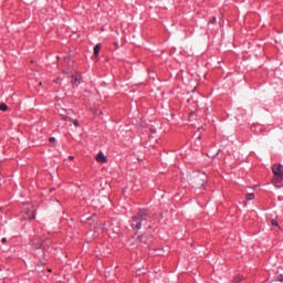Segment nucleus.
Listing matches in <instances>:
<instances>
[{
  "label": "nucleus",
  "instance_id": "1",
  "mask_svg": "<svg viewBox=\"0 0 283 283\" xmlns=\"http://www.w3.org/2000/svg\"><path fill=\"white\" fill-rule=\"evenodd\" d=\"M147 220H149V212L145 209H139L132 218V229L140 231V229H143V224H147Z\"/></svg>",
  "mask_w": 283,
  "mask_h": 283
},
{
  "label": "nucleus",
  "instance_id": "2",
  "mask_svg": "<svg viewBox=\"0 0 283 283\" xmlns=\"http://www.w3.org/2000/svg\"><path fill=\"white\" fill-rule=\"evenodd\" d=\"M272 171H273V182L276 187H279L277 185H282L283 184V166L282 165H274L272 167Z\"/></svg>",
  "mask_w": 283,
  "mask_h": 283
},
{
  "label": "nucleus",
  "instance_id": "3",
  "mask_svg": "<svg viewBox=\"0 0 283 283\" xmlns=\"http://www.w3.org/2000/svg\"><path fill=\"white\" fill-rule=\"evenodd\" d=\"M95 160L97 163H101L102 165L107 163V157L105 156V154H103V151H99L96 157H95Z\"/></svg>",
  "mask_w": 283,
  "mask_h": 283
},
{
  "label": "nucleus",
  "instance_id": "4",
  "mask_svg": "<svg viewBox=\"0 0 283 283\" xmlns=\"http://www.w3.org/2000/svg\"><path fill=\"white\" fill-rule=\"evenodd\" d=\"M137 240L143 244H147L149 242V235L147 234L137 235Z\"/></svg>",
  "mask_w": 283,
  "mask_h": 283
},
{
  "label": "nucleus",
  "instance_id": "5",
  "mask_svg": "<svg viewBox=\"0 0 283 283\" xmlns=\"http://www.w3.org/2000/svg\"><path fill=\"white\" fill-rule=\"evenodd\" d=\"M25 220H34L36 218V213L34 211H31L30 213L24 214Z\"/></svg>",
  "mask_w": 283,
  "mask_h": 283
},
{
  "label": "nucleus",
  "instance_id": "6",
  "mask_svg": "<svg viewBox=\"0 0 283 283\" xmlns=\"http://www.w3.org/2000/svg\"><path fill=\"white\" fill-rule=\"evenodd\" d=\"M101 54V43L94 46V56H98Z\"/></svg>",
  "mask_w": 283,
  "mask_h": 283
},
{
  "label": "nucleus",
  "instance_id": "7",
  "mask_svg": "<svg viewBox=\"0 0 283 283\" xmlns=\"http://www.w3.org/2000/svg\"><path fill=\"white\" fill-rule=\"evenodd\" d=\"M72 84L73 85H81V80H78V76H75V75L72 76Z\"/></svg>",
  "mask_w": 283,
  "mask_h": 283
},
{
  "label": "nucleus",
  "instance_id": "8",
  "mask_svg": "<svg viewBox=\"0 0 283 283\" xmlns=\"http://www.w3.org/2000/svg\"><path fill=\"white\" fill-rule=\"evenodd\" d=\"M195 145H196L195 149H197V150H198V148L201 147L202 142H200V136L197 137V140L195 142Z\"/></svg>",
  "mask_w": 283,
  "mask_h": 283
},
{
  "label": "nucleus",
  "instance_id": "9",
  "mask_svg": "<svg viewBox=\"0 0 283 283\" xmlns=\"http://www.w3.org/2000/svg\"><path fill=\"white\" fill-rule=\"evenodd\" d=\"M242 280H244V276H242V275H238V276H235L234 279H233V283H240V282H242Z\"/></svg>",
  "mask_w": 283,
  "mask_h": 283
},
{
  "label": "nucleus",
  "instance_id": "10",
  "mask_svg": "<svg viewBox=\"0 0 283 283\" xmlns=\"http://www.w3.org/2000/svg\"><path fill=\"white\" fill-rule=\"evenodd\" d=\"M0 111H1V112H8V104L1 103V104H0Z\"/></svg>",
  "mask_w": 283,
  "mask_h": 283
},
{
  "label": "nucleus",
  "instance_id": "11",
  "mask_svg": "<svg viewBox=\"0 0 283 283\" xmlns=\"http://www.w3.org/2000/svg\"><path fill=\"white\" fill-rule=\"evenodd\" d=\"M255 199V195L254 193H248L247 195V200H254Z\"/></svg>",
  "mask_w": 283,
  "mask_h": 283
},
{
  "label": "nucleus",
  "instance_id": "12",
  "mask_svg": "<svg viewBox=\"0 0 283 283\" xmlns=\"http://www.w3.org/2000/svg\"><path fill=\"white\" fill-rule=\"evenodd\" d=\"M271 224H272V227H277L280 229V223H277V221L275 219L271 220Z\"/></svg>",
  "mask_w": 283,
  "mask_h": 283
},
{
  "label": "nucleus",
  "instance_id": "13",
  "mask_svg": "<svg viewBox=\"0 0 283 283\" xmlns=\"http://www.w3.org/2000/svg\"><path fill=\"white\" fill-rule=\"evenodd\" d=\"M71 123H73V125L75 126V127H80V123H78V119H72L71 120Z\"/></svg>",
  "mask_w": 283,
  "mask_h": 283
},
{
  "label": "nucleus",
  "instance_id": "14",
  "mask_svg": "<svg viewBox=\"0 0 283 283\" xmlns=\"http://www.w3.org/2000/svg\"><path fill=\"white\" fill-rule=\"evenodd\" d=\"M216 21H217L216 17H212V18L208 21V23H209V24H213V23H216Z\"/></svg>",
  "mask_w": 283,
  "mask_h": 283
},
{
  "label": "nucleus",
  "instance_id": "15",
  "mask_svg": "<svg viewBox=\"0 0 283 283\" xmlns=\"http://www.w3.org/2000/svg\"><path fill=\"white\" fill-rule=\"evenodd\" d=\"M276 280L277 282H283V275L282 274L276 275Z\"/></svg>",
  "mask_w": 283,
  "mask_h": 283
},
{
  "label": "nucleus",
  "instance_id": "16",
  "mask_svg": "<svg viewBox=\"0 0 283 283\" xmlns=\"http://www.w3.org/2000/svg\"><path fill=\"white\" fill-rule=\"evenodd\" d=\"M49 143H56V138L51 137V138L49 139Z\"/></svg>",
  "mask_w": 283,
  "mask_h": 283
},
{
  "label": "nucleus",
  "instance_id": "17",
  "mask_svg": "<svg viewBox=\"0 0 283 283\" xmlns=\"http://www.w3.org/2000/svg\"><path fill=\"white\" fill-rule=\"evenodd\" d=\"M62 118H63V120H72V118L69 116H63Z\"/></svg>",
  "mask_w": 283,
  "mask_h": 283
},
{
  "label": "nucleus",
  "instance_id": "18",
  "mask_svg": "<svg viewBox=\"0 0 283 283\" xmlns=\"http://www.w3.org/2000/svg\"><path fill=\"white\" fill-rule=\"evenodd\" d=\"M1 242H2V244H6V242H8V239L2 238Z\"/></svg>",
  "mask_w": 283,
  "mask_h": 283
},
{
  "label": "nucleus",
  "instance_id": "19",
  "mask_svg": "<svg viewBox=\"0 0 283 283\" xmlns=\"http://www.w3.org/2000/svg\"><path fill=\"white\" fill-rule=\"evenodd\" d=\"M34 247H35V249H41V243H38Z\"/></svg>",
  "mask_w": 283,
  "mask_h": 283
},
{
  "label": "nucleus",
  "instance_id": "20",
  "mask_svg": "<svg viewBox=\"0 0 283 283\" xmlns=\"http://www.w3.org/2000/svg\"><path fill=\"white\" fill-rule=\"evenodd\" d=\"M54 83H61V80H60V78H57V80H55V81H54Z\"/></svg>",
  "mask_w": 283,
  "mask_h": 283
},
{
  "label": "nucleus",
  "instance_id": "21",
  "mask_svg": "<svg viewBox=\"0 0 283 283\" xmlns=\"http://www.w3.org/2000/svg\"><path fill=\"white\" fill-rule=\"evenodd\" d=\"M69 160H74V156H70V157H69Z\"/></svg>",
  "mask_w": 283,
  "mask_h": 283
}]
</instances>
